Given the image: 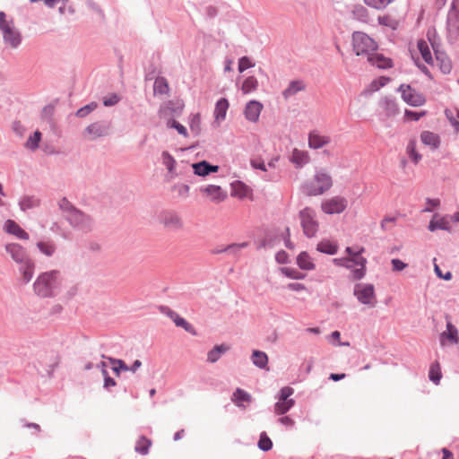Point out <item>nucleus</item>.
I'll list each match as a JSON object with an SVG mask.
<instances>
[{"mask_svg":"<svg viewBox=\"0 0 459 459\" xmlns=\"http://www.w3.org/2000/svg\"><path fill=\"white\" fill-rule=\"evenodd\" d=\"M333 185L332 176L325 169L316 172L314 177L305 181L301 189L302 192L308 196L321 195L329 191Z\"/></svg>","mask_w":459,"mask_h":459,"instance_id":"nucleus-1","label":"nucleus"},{"mask_svg":"<svg viewBox=\"0 0 459 459\" xmlns=\"http://www.w3.org/2000/svg\"><path fill=\"white\" fill-rule=\"evenodd\" d=\"M59 275V272L56 270L40 273L33 283L35 294L41 298L54 296L60 286Z\"/></svg>","mask_w":459,"mask_h":459,"instance_id":"nucleus-2","label":"nucleus"},{"mask_svg":"<svg viewBox=\"0 0 459 459\" xmlns=\"http://www.w3.org/2000/svg\"><path fill=\"white\" fill-rule=\"evenodd\" d=\"M0 32L7 48L16 49L22 44V36L21 31L15 26L13 19L7 18L4 12H0Z\"/></svg>","mask_w":459,"mask_h":459,"instance_id":"nucleus-3","label":"nucleus"},{"mask_svg":"<svg viewBox=\"0 0 459 459\" xmlns=\"http://www.w3.org/2000/svg\"><path fill=\"white\" fill-rule=\"evenodd\" d=\"M353 50L358 56H363L367 59L377 49V42L361 31H356L352 35Z\"/></svg>","mask_w":459,"mask_h":459,"instance_id":"nucleus-4","label":"nucleus"},{"mask_svg":"<svg viewBox=\"0 0 459 459\" xmlns=\"http://www.w3.org/2000/svg\"><path fill=\"white\" fill-rule=\"evenodd\" d=\"M299 217L304 235L307 238L316 237L319 229L316 212L311 207H305L299 212Z\"/></svg>","mask_w":459,"mask_h":459,"instance_id":"nucleus-5","label":"nucleus"},{"mask_svg":"<svg viewBox=\"0 0 459 459\" xmlns=\"http://www.w3.org/2000/svg\"><path fill=\"white\" fill-rule=\"evenodd\" d=\"M363 251V247L356 250L350 247L346 248V253L349 255L347 259L354 267V269L351 271V278L354 281L362 279L366 274L367 260L361 255Z\"/></svg>","mask_w":459,"mask_h":459,"instance_id":"nucleus-6","label":"nucleus"},{"mask_svg":"<svg viewBox=\"0 0 459 459\" xmlns=\"http://www.w3.org/2000/svg\"><path fill=\"white\" fill-rule=\"evenodd\" d=\"M354 296L363 305L374 307L377 304L375 288L369 283H358L354 287Z\"/></svg>","mask_w":459,"mask_h":459,"instance_id":"nucleus-7","label":"nucleus"},{"mask_svg":"<svg viewBox=\"0 0 459 459\" xmlns=\"http://www.w3.org/2000/svg\"><path fill=\"white\" fill-rule=\"evenodd\" d=\"M321 211L329 215L340 214L348 207V200L342 195H334L321 203Z\"/></svg>","mask_w":459,"mask_h":459,"instance_id":"nucleus-8","label":"nucleus"},{"mask_svg":"<svg viewBox=\"0 0 459 459\" xmlns=\"http://www.w3.org/2000/svg\"><path fill=\"white\" fill-rule=\"evenodd\" d=\"M293 394V389L285 386L281 389L278 402L274 405L275 414L281 415L286 413L293 405L295 401L290 399V396Z\"/></svg>","mask_w":459,"mask_h":459,"instance_id":"nucleus-9","label":"nucleus"},{"mask_svg":"<svg viewBox=\"0 0 459 459\" xmlns=\"http://www.w3.org/2000/svg\"><path fill=\"white\" fill-rule=\"evenodd\" d=\"M403 101L407 104L419 107L425 103V98L422 94L412 89L408 84H402L399 88Z\"/></svg>","mask_w":459,"mask_h":459,"instance_id":"nucleus-10","label":"nucleus"},{"mask_svg":"<svg viewBox=\"0 0 459 459\" xmlns=\"http://www.w3.org/2000/svg\"><path fill=\"white\" fill-rule=\"evenodd\" d=\"M200 192L206 199L214 204L222 203L228 197L227 191L216 185H207L203 186L200 188Z\"/></svg>","mask_w":459,"mask_h":459,"instance_id":"nucleus-11","label":"nucleus"},{"mask_svg":"<svg viewBox=\"0 0 459 459\" xmlns=\"http://www.w3.org/2000/svg\"><path fill=\"white\" fill-rule=\"evenodd\" d=\"M66 218L74 227L82 230H90L92 224L90 216L75 208H70V213L66 214Z\"/></svg>","mask_w":459,"mask_h":459,"instance_id":"nucleus-12","label":"nucleus"},{"mask_svg":"<svg viewBox=\"0 0 459 459\" xmlns=\"http://www.w3.org/2000/svg\"><path fill=\"white\" fill-rule=\"evenodd\" d=\"M160 221L166 230L171 231L182 230L184 227L181 217L173 212H163L160 216Z\"/></svg>","mask_w":459,"mask_h":459,"instance_id":"nucleus-13","label":"nucleus"},{"mask_svg":"<svg viewBox=\"0 0 459 459\" xmlns=\"http://www.w3.org/2000/svg\"><path fill=\"white\" fill-rule=\"evenodd\" d=\"M5 251L10 255L12 259L18 264H23L30 259L25 248L17 243H10L5 246Z\"/></svg>","mask_w":459,"mask_h":459,"instance_id":"nucleus-14","label":"nucleus"},{"mask_svg":"<svg viewBox=\"0 0 459 459\" xmlns=\"http://www.w3.org/2000/svg\"><path fill=\"white\" fill-rule=\"evenodd\" d=\"M263 108V104L257 100H250L247 102L244 109V116L246 119L252 123H256L259 119Z\"/></svg>","mask_w":459,"mask_h":459,"instance_id":"nucleus-15","label":"nucleus"},{"mask_svg":"<svg viewBox=\"0 0 459 459\" xmlns=\"http://www.w3.org/2000/svg\"><path fill=\"white\" fill-rule=\"evenodd\" d=\"M428 229L430 231L443 230L451 232L452 228L450 224V219L447 216H441L440 214L436 213L430 220Z\"/></svg>","mask_w":459,"mask_h":459,"instance_id":"nucleus-16","label":"nucleus"},{"mask_svg":"<svg viewBox=\"0 0 459 459\" xmlns=\"http://www.w3.org/2000/svg\"><path fill=\"white\" fill-rule=\"evenodd\" d=\"M109 126L104 123H93L86 130V136L90 140H95L98 137L105 136L108 134Z\"/></svg>","mask_w":459,"mask_h":459,"instance_id":"nucleus-17","label":"nucleus"},{"mask_svg":"<svg viewBox=\"0 0 459 459\" xmlns=\"http://www.w3.org/2000/svg\"><path fill=\"white\" fill-rule=\"evenodd\" d=\"M231 195L238 199H251L252 190L242 181H234L231 183Z\"/></svg>","mask_w":459,"mask_h":459,"instance_id":"nucleus-18","label":"nucleus"},{"mask_svg":"<svg viewBox=\"0 0 459 459\" xmlns=\"http://www.w3.org/2000/svg\"><path fill=\"white\" fill-rule=\"evenodd\" d=\"M331 142V137L329 135L321 134L317 131H312L308 134V146L311 149H319Z\"/></svg>","mask_w":459,"mask_h":459,"instance_id":"nucleus-19","label":"nucleus"},{"mask_svg":"<svg viewBox=\"0 0 459 459\" xmlns=\"http://www.w3.org/2000/svg\"><path fill=\"white\" fill-rule=\"evenodd\" d=\"M19 265V271L21 274L20 280L22 283L27 284L31 281L33 277L35 264L31 259H29L23 264H20Z\"/></svg>","mask_w":459,"mask_h":459,"instance_id":"nucleus-20","label":"nucleus"},{"mask_svg":"<svg viewBox=\"0 0 459 459\" xmlns=\"http://www.w3.org/2000/svg\"><path fill=\"white\" fill-rule=\"evenodd\" d=\"M436 55V65L444 74H448L452 71V62L448 56L440 51H435Z\"/></svg>","mask_w":459,"mask_h":459,"instance_id":"nucleus-21","label":"nucleus"},{"mask_svg":"<svg viewBox=\"0 0 459 459\" xmlns=\"http://www.w3.org/2000/svg\"><path fill=\"white\" fill-rule=\"evenodd\" d=\"M306 83L301 80L291 81L286 89L282 91V96L285 100L291 98L297 93L305 91Z\"/></svg>","mask_w":459,"mask_h":459,"instance_id":"nucleus-22","label":"nucleus"},{"mask_svg":"<svg viewBox=\"0 0 459 459\" xmlns=\"http://www.w3.org/2000/svg\"><path fill=\"white\" fill-rule=\"evenodd\" d=\"M4 230L20 239H29V234L22 230L14 221L7 220L4 223Z\"/></svg>","mask_w":459,"mask_h":459,"instance_id":"nucleus-23","label":"nucleus"},{"mask_svg":"<svg viewBox=\"0 0 459 459\" xmlns=\"http://www.w3.org/2000/svg\"><path fill=\"white\" fill-rule=\"evenodd\" d=\"M368 62L378 68H389L392 67L393 63L390 58L384 56L382 54L374 52L371 56H368Z\"/></svg>","mask_w":459,"mask_h":459,"instance_id":"nucleus-24","label":"nucleus"},{"mask_svg":"<svg viewBox=\"0 0 459 459\" xmlns=\"http://www.w3.org/2000/svg\"><path fill=\"white\" fill-rule=\"evenodd\" d=\"M377 22L379 25L387 27L393 30H396L401 22V20L394 16L391 13H384L377 17Z\"/></svg>","mask_w":459,"mask_h":459,"instance_id":"nucleus-25","label":"nucleus"},{"mask_svg":"<svg viewBox=\"0 0 459 459\" xmlns=\"http://www.w3.org/2000/svg\"><path fill=\"white\" fill-rule=\"evenodd\" d=\"M420 140L422 143L430 146L433 150L437 149L441 143L439 135L430 131H423L420 134Z\"/></svg>","mask_w":459,"mask_h":459,"instance_id":"nucleus-26","label":"nucleus"},{"mask_svg":"<svg viewBox=\"0 0 459 459\" xmlns=\"http://www.w3.org/2000/svg\"><path fill=\"white\" fill-rule=\"evenodd\" d=\"M195 174L204 177L211 172H217L218 166L210 165L207 161H201L192 165Z\"/></svg>","mask_w":459,"mask_h":459,"instance_id":"nucleus-27","label":"nucleus"},{"mask_svg":"<svg viewBox=\"0 0 459 459\" xmlns=\"http://www.w3.org/2000/svg\"><path fill=\"white\" fill-rule=\"evenodd\" d=\"M232 402L238 407H245L244 403H250L252 396L241 388H237L232 394Z\"/></svg>","mask_w":459,"mask_h":459,"instance_id":"nucleus-28","label":"nucleus"},{"mask_svg":"<svg viewBox=\"0 0 459 459\" xmlns=\"http://www.w3.org/2000/svg\"><path fill=\"white\" fill-rule=\"evenodd\" d=\"M162 163L166 166L168 169V178L169 180L174 178L176 176V160L168 152H163L161 154Z\"/></svg>","mask_w":459,"mask_h":459,"instance_id":"nucleus-29","label":"nucleus"},{"mask_svg":"<svg viewBox=\"0 0 459 459\" xmlns=\"http://www.w3.org/2000/svg\"><path fill=\"white\" fill-rule=\"evenodd\" d=\"M310 160L309 154L306 151L294 149L291 154L290 160L298 167H302L308 163Z\"/></svg>","mask_w":459,"mask_h":459,"instance_id":"nucleus-30","label":"nucleus"},{"mask_svg":"<svg viewBox=\"0 0 459 459\" xmlns=\"http://www.w3.org/2000/svg\"><path fill=\"white\" fill-rule=\"evenodd\" d=\"M229 106V101L225 98L217 101L214 109V117L217 121H222L225 119Z\"/></svg>","mask_w":459,"mask_h":459,"instance_id":"nucleus-31","label":"nucleus"},{"mask_svg":"<svg viewBox=\"0 0 459 459\" xmlns=\"http://www.w3.org/2000/svg\"><path fill=\"white\" fill-rule=\"evenodd\" d=\"M316 249L325 254L334 255L338 250L336 242L329 239H322L316 247Z\"/></svg>","mask_w":459,"mask_h":459,"instance_id":"nucleus-32","label":"nucleus"},{"mask_svg":"<svg viewBox=\"0 0 459 459\" xmlns=\"http://www.w3.org/2000/svg\"><path fill=\"white\" fill-rule=\"evenodd\" d=\"M297 264L301 270L311 271L315 269V264L307 252H301L298 255Z\"/></svg>","mask_w":459,"mask_h":459,"instance_id":"nucleus-33","label":"nucleus"},{"mask_svg":"<svg viewBox=\"0 0 459 459\" xmlns=\"http://www.w3.org/2000/svg\"><path fill=\"white\" fill-rule=\"evenodd\" d=\"M444 339H447L452 343H457L459 341L458 337V331L457 329L452 325L451 322H448L446 324V331L442 333L441 334V342L444 344Z\"/></svg>","mask_w":459,"mask_h":459,"instance_id":"nucleus-34","label":"nucleus"},{"mask_svg":"<svg viewBox=\"0 0 459 459\" xmlns=\"http://www.w3.org/2000/svg\"><path fill=\"white\" fill-rule=\"evenodd\" d=\"M418 49L423 58V60L429 65H434L431 52L426 40L419 39L417 42Z\"/></svg>","mask_w":459,"mask_h":459,"instance_id":"nucleus-35","label":"nucleus"},{"mask_svg":"<svg viewBox=\"0 0 459 459\" xmlns=\"http://www.w3.org/2000/svg\"><path fill=\"white\" fill-rule=\"evenodd\" d=\"M230 350V346L227 344L216 345L207 354V360L211 363L216 362L221 356Z\"/></svg>","mask_w":459,"mask_h":459,"instance_id":"nucleus-36","label":"nucleus"},{"mask_svg":"<svg viewBox=\"0 0 459 459\" xmlns=\"http://www.w3.org/2000/svg\"><path fill=\"white\" fill-rule=\"evenodd\" d=\"M406 154L410 160L414 163L418 164L421 160V154L417 151V143L415 140H411L406 146Z\"/></svg>","mask_w":459,"mask_h":459,"instance_id":"nucleus-37","label":"nucleus"},{"mask_svg":"<svg viewBox=\"0 0 459 459\" xmlns=\"http://www.w3.org/2000/svg\"><path fill=\"white\" fill-rule=\"evenodd\" d=\"M252 362L260 368H266L268 364V356L265 352L254 351L251 357Z\"/></svg>","mask_w":459,"mask_h":459,"instance_id":"nucleus-38","label":"nucleus"},{"mask_svg":"<svg viewBox=\"0 0 459 459\" xmlns=\"http://www.w3.org/2000/svg\"><path fill=\"white\" fill-rule=\"evenodd\" d=\"M153 91L155 94H168L169 91V86L167 79L164 77L156 78L153 85Z\"/></svg>","mask_w":459,"mask_h":459,"instance_id":"nucleus-39","label":"nucleus"},{"mask_svg":"<svg viewBox=\"0 0 459 459\" xmlns=\"http://www.w3.org/2000/svg\"><path fill=\"white\" fill-rule=\"evenodd\" d=\"M258 87V81L255 76L246 78L241 86V91L244 94H248L255 91Z\"/></svg>","mask_w":459,"mask_h":459,"instance_id":"nucleus-40","label":"nucleus"},{"mask_svg":"<svg viewBox=\"0 0 459 459\" xmlns=\"http://www.w3.org/2000/svg\"><path fill=\"white\" fill-rule=\"evenodd\" d=\"M395 0H363V3L375 10H385L389 4L394 3Z\"/></svg>","mask_w":459,"mask_h":459,"instance_id":"nucleus-41","label":"nucleus"},{"mask_svg":"<svg viewBox=\"0 0 459 459\" xmlns=\"http://www.w3.org/2000/svg\"><path fill=\"white\" fill-rule=\"evenodd\" d=\"M152 446V441L145 437H140L135 444V451L141 455H147L149 448Z\"/></svg>","mask_w":459,"mask_h":459,"instance_id":"nucleus-42","label":"nucleus"},{"mask_svg":"<svg viewBox=\"0 0 459 459\" xmlns=\"http://www.w3.org/2000/svg\"><path fill=\"white\" fill-rule=\"evenodd\" d=\"M37 247L47 256H51L56 251L55 245L50 241H39L37 243Z\"/></svg>","mask_w":459,"mask_h":459,"instance_id":"nucleus-43","label":"nucleus"},{"mask_svg":"<svg viewBox=\"0 0 459 459\" xmlns=\"http://www.w3.org/2000/svg\"><path fill=\"white\" fill-rule=\"evenodd\" d=\"M168 315L173 320L177 326L183 327L186 331L190 330L191 325L184 318L179 316L176 312L169 310Z\"/></svg>","mask_w":459,"mask_h":459,"instance_id":"nucleus-44","label":"nucleus"},{"mask_svg":"<svg viewBox=\"0 0 459 459\" xmlns=\"http://www.w3.org/2000/svg\"><path fill=\"white\" fill-rule=\"evenodd\" d=\"M429 379L434 382L436 385H437L441 379V368L440 365L436 362L433 363L429 369Z\"/></svg>","mask_w":459,"mask_h":459,"instance_id":"nucleus-45","label":"nucleus"},{"mask_svg":"<svg viewBox=\"0 0 459 459\" xmlns=\"http://www.w3.org/2000/svg\"><path fill=\"white\" fill-rule=\"evenodd\" d=\"M189 126L192 132L199 134L201 131V116L199 113L193 114L189 117Z\"/></svg>","mask_w":459,"mask_h":459,"instance_id":"nucleus-46","label":"nucleus"},{"mask_svg":"<svg viewBox=\"0 0 459 459\" xmlns=\"http://www.w3.org/2000/svg\"><path fill=\"white\" fill-rule=\"evenodd\" d=\"M258 447L263 451H269L273 447V442L265 432L260 434Z\"/></svg>","mask_w":459,"mask_h":459,"instance_id":"nucleus-47","label":"nucleus"},{"mask_svg":"<svg viewBox=\"0 0 459 459\" xmlns=\"http://www.w3.org/2000/svg\"><path fill=\"white\" fill-rule=\"evenodd\" d=\"M41 139V133L39 131H36L33 135L30 136L27 140L25 146L28 149L30 150H36L39 146V143Z\"/></svg>","mask_w":459,"mask_h":459,"instance_id":"nucleus-48","label":"nucleus"},{"mask_svg":"<svg viewBox=\"0 0 459 459\" xmlns=\"http://www.w3.org/2000/svg\"><path fill=\"white\" fill-rule=\"evenodd\" d=\"M108 359L112 364L113 371L116 372L117 375L119 374L120 370H129V367H127L123 360L112 358H108Z\"/></svg>","mask_w":459,"mask_h":459,"instance_id":"nucleus-49","label":"nucleus"},{"mask_svg":"<svg viewBox=\"0 0 459 459\" xmlns=\"http://www.w3.org/2000/svg\"><path fill=\"white\" fill-rule=\"evenodd\" d=\"M168 127L174 128L178 133L185 137L188 136L186 128L176 120H169L167 123Z\"/></svg>","mask_w":459,"mask_h":459,"instance_id":"nucleus-50","label":"nucleus"},{"mask_svg":"<svg viewBox=\"0 0 459 459\" xmlns=\"http://www.w3.org/2000/svg\"><path fill=\"white\" fill-rule=\"evenodd\" d=\"M39 204V201L33 197H24L20 202L21 208L25 211L27 209L33 208Z\"/></svg>","mask_w":459,"mask_h":459,"instance_id":"nucleus-51","label":"nucleus"},{"mask_svg":"<svg viewBox=\"0 0 459 459\" xmlns=\"http://www.w3.org/2000/svg\"><path fill=\"white\" fill-rule=\"evenodd\" d=\"M426 111L417 112L406 109L404 112V118L407 121H418L420 117L426 116Z\"/></svg>","mask_w":459,"mask_h":459,"instance_id":"nucleus-52","label":"nucleus"},{"mask_svg":"<svg viewBox=\"0 0 459 459\" xmlns=\"http://www.w3.org/2000/svg\"><path fill=\"white\" fill-rule=\"evenodd\" d=\"M253 66H255V64L247 56H243L238 60V71L240 73Z\"/></svg>","mask_w":459,"mask_h":459,"instance_id":"nucleus-53","label":"nucleus"},{"mask_svg":"<svg viewBox=\"0 0 459 459\" xmlns=\"http://www.w3.org/2000/svg\"><path fill=\"white\" fill-rule=\"evenodd\" d=\"M97 108V104L92 102L89 105L84 106L77 110L76 116L79 117H86L90 112L93 111Z\"/></svg>","mask_w":459,"mask_h":459,"instance_id":"nucleus-54","label":"nucleus"},{"mask_svg":"<svg viewBox=\"0 0 459 459\" xmlns=\"http://www.w3.org/2000/svg\"><path fill=\"white\" fill-rule=\"evenodd\" d=\"M389 81L390 80L387 77H385V76L379 77L377 80H375L372 82L371 89L373 91H377L381 87H384L385 85H386Z\"/></svg>","mask_w":459,"mask_h":459,"instance_id":"nucleus-55","label":"nucleus"},{"mask_svg":"<svg viewBox=\"0 0 459 459\" xmlns=\"http://www.w3.org/2000/svg\"><path fill=\"white\" fill-rule=\"evenodd\" d=\"M391 264H392V270L394 272H401L408 266L407 264H405L404 262H403L402 260L397 259V258L392 259Z\"/></svg>","mask_w":459,"mask_h":459,"instance_id":"nucleus-56","label":"nucleus"},{"mask_svg":"<svg viewBox=\"0 0 459 459\" xmlns=\"http://www.w3.org/2000/svg\"><path fill=\"white\" fill-rule=\"evenodd\" d=\"M119 100H120V98L118 97V95L113 93V94H110L109 96L103 98V104L106 107L114 106L119 101Z\"/></svg>","mask_w":459,"mask_h":459,"instance_id":"nucleus-57","label":"nucleus"},{"mask_svg":"<svg viewBox=\"0 0 459 459\" xmlns=\"http://www.w3.org/2000/svg\"><path fill=\"white\" fill-rule=\"evenodd\" d=\"M333 263L337 266H343V267H346V268L350 269L351 271H352L354 269L353 265L347 259V257H344V258H334L333 259Z\"/></svg>","mask_w":459,"mask_h":459,"instance_id":"nucleus-58","label":"nucleus"},{"mask_svg":"<svg viewBox=\"0 0 459 459\" xmlns=\"http://www.w3.org/2000/svg\"><path fill=\"white\" fill-rule=\"evenodd\" d=\"M448 26L459 30V16L456 13H450L448 17Z\"/></svg>","mask_w":459,"mask_h":459,"instance_id":"nucleus-59","label":"nucleus"},{"mask_svg":"<svg viewBox=\"0 0 459 459\" xmlns=\"http://www.w3.org/2000/svg\"><path fill=\"white\" fill-rule=\"evenodd\" d=\"M102 374L104 376V387L105 388H109V387L115 386L117 385L116 381L112 377H108L106 369L102 370Z\"/></svg>","mask_w":459,"mask_h":459,"instance_id":"nucleus-60","label":"nucleus"},{"mask_svg":"<svg viewBox=\"0 0 459 459\" xmlns=\"http://www.w3.org/2000/svg\"><path fill=\"white\" fill-rule=\"evenodd\" d=\"M287 288L290 290H293V291H303V290H307V287L302 284V283H299V282H292V283H290L288 284Z\"/></svg>","mask_w":459,"mask_h":459,"instance_id":"nucleus-61","label":"nucleus"},{"mask_svg":"<svg viewBox=\"0 0 459 459\" xmlns=\"http://www.w3.org/2000/svg\"><path fill=\"white\" fill-rule=\"evenodd\" d=\"M247 245V243H240V244H231L229 245L224 251H230V252H237L244 247H246Z\"/></svg>","mask_w":459,"mask_h":459,"instance_id":"nucleus-62","label":"nucleus"},{"mask_svg":"<svg viewBox=\"0 0 459 459\" xmlns=\"http://www.w3.org/2000/svg\"><path fill=\"white\" fill-rule=\"evenodd\" d=\"M175 189L178 190V195L181 196H186L189 192V186L185 184H180L175 186Z\"/></svg>","mask_w":459,"mask_h":459,"instance_id":"nucleus-63","label":"nucleus"},{"mask_svg":"<svg viewBox=\"0 0 459 459\" xmlns=\"http://www.w3.org/2000/svg\"><path fill=\"white\" fill-rule=\"evenodd\" d=\"M279 421L286 427H293L295 424V421L289 416L280 418Z\"/></svg>","mask_w":459,"mask_h":459,"instance_id":"nucleus-64","label":"nucleus"}]
</instances>
